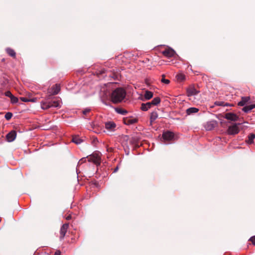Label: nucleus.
<instances>
[{"label":"nucleus","mask_w":255,"mask_h":255,"mask_svg":"<svg viewBox=\"0 0 255 255\" xmlns=\"http://www.w3.org/2000/svg\"><path fill=\"white\" fill-rule=\"evenodd\" d=\"M240 125L241 124H236L233 126L229 127L228 129V133L230 134H235L239 133L240 130L238 126Z\"/></svg>","instance_id":"obj_4"},{"label":"nucleus","mask_w":255,"mask_h":255,"mask_svg":"<svg viewBox=\"0 0 255 255\" xmlns=\"http://www.w3.org/2000/svg\"><path fill=\"white\" fill-rule=\"evenodd\" d=\"M16 133L15 131L12 130L6 135V138L8 142L13 141L16 138Z\"/></svg>","instance_id":"obj_8"},{"label":"nucleus","mask_w":255,"mask_h":255,"mask_svg":"<svg viewBox=\"0 0 255 255\" xmlns=\"http://www.w3.org/2000/svg\"><path fill=\"white\" fill-rule=\"evenodd\" d=\"M162 138L165 142L170 141L174 138V133L172 132L167 131L162 134Z\"/></svg>","instance_id":"obj_3"},{"label":"nucleus","mask_w":255,"mask_h":255,"mask_svg":"<svg viewBox=\"0 0 255 255\" xmlns=\"http://www.w3.org/2000/svg\"><path fill=\"white\" fill-rule=\"evenodd\" d=\"M158 117V114L156 112H152L150 114V122L152 123Z\"/></svg>","instance_id":"obj_21"},{"label":"nucleus","mask_w":255,"mask_h":255,"mask_svg":"<svg viewBox=\"0 0 255 255\" xmlns=\"http://www.w3.org/2000/svg\"><path fill=\"white\" fill-rule=\"evenodd\" d=\"M72 141L77 144H80L82 142V140L78 136H74L72 138Z\"/></svg>","instance_id":"obj_26"},{"label":"nucleus","mask_w":255,"mask_h":255,"mask_svg":"<svg viewBox=\"0 0 255 255\" xmlns=\"http://www.w3.org/2000/svg\"><path fill=\"white\" fill-rule=\"evenodd\" d=\"M109 84L113 85V84H114V83H109Z\"/></svg>","instance_id":"obj_42"},{"label":"nucleus","mask_w":255,"mask_h":255,"mask_svg":"<svg viewBox=\"0 0 255 255\" xmlns=\"http://www.w3.org/2000/svg\"><path fill=\"white\" fill-rule=\"evenodd\" d=\"M216 125V123L214 121L208 122L206 124L205 128L207 130H211L215 127Z\"/></svg>","instance_id":"obj_11"},{"label":"nucleus","mask_w":255,"mask_h":255,"mask_svg":"<svg viewBox=\"0 0 255 255\" xmlns=\"http://www.w3.org/2000/svg\"><path fill=\"white\" fill-rule=\"evenodd\" d=\"M90 111V109H86L83 111V113L84 115H86L87 113H89Z\"/></svg>","instance_id":"obj_36"},{"label":"nucleus","mask_w":255,"mask_h":255,"mask_svg":"<svg viewBox=\"0 0 255 255\" xmlns=\"http://www.w3.org/2000/svg\"><path fill=\"white\" fill-rule=\"evenodd\" d=\"M160 101V99L159 97H155L150 102L152 106H155L159 104Z\"/></svg>","instance_id":"obj_24"},{"label":"nucleus","mask_w":255,"mask_h":255,"mask_svg":"<svg viewBox=\"0 0 255 255\" xmlns=\"http://www.w3.org/2000/svg\"><path fill=\"white\" fill-rule=\"evenodd\" d=\"M224 118L231 121H237L239 119V117L235 114L233 113H228L225 114Z\"/></svg>","instance_id":"obj_5"},{"label":"nucleus","mask_w":255,"mask_h":255,"mask_svg":"<svg viewBox=\"0 0 255 255\" xmlns=\"http://www.w3.org/2000/svg\"><path fill=\"white\" fill-rule=\"evenodd\" d=\"M137 119L133 117H127L124 119V123L127 125H131L137 122Z\"/></svg>","instance_id":"obj_6"},{"label":"nucleus","mask_w":255,"mask_h":255,"mask_svg":"<svg viewBox=\"0 0 255 255\" xmlns=\"http://www.w3.org/2000/svg\"><path fill=\"white\" fill-rule=\"evenodd\" d=\"M71 219V216L70 215H68L67 217H66V219L67 220H69Z\"/></svg>","instance_id":"obj_39"},{"label":"nucleus","mask_w":255,"mask_h":255,"mask_svg":"<svg viewBox=\"0 0 255 255\" xmlns=\"http://www.w3.org/2000/svg\"><path fill=\"white\" fill-rule=\"evenodd\" d=\"M4 95L6 97L10 98L12 96V94L10 91H7L6 92H5Z\"/></svg>","instance_id":"obj_32"},{"label":"nucleus","mask_w":255,"mask_h":255,"mask_svg":"<svg viewBox=\"0 0 255 255\" xmlns=\"http://www.w3.org/2000/svg\"><path fill=\"white\" fill-rule=\"evenodd\" d=\"M6 50L8 54L10 56L13 57L15 56V52L13 49L8 48L6 49Z\"/></svg>","instance_id":"obj_25"},{"label":"nucleus","mask_w":255,"mask_h":255,"mask_svg":"<svg viewBox=\"0 0 255 255\" xmlns=\"http://www.w3.org/2000/svg\"><path fill=\"white\" fill-rule=\"evenodd\" d=\"M12 116V115L11 113L8 112V113H6L4 117L7 120H9L11 118Z\"/></svg>","instance_id":"obj_31"},{"label":"nucleus","mask_w":255,"mask_h":255,"mask_svg":"<svg viewBox=\"0 0 255 255\" xmlns=\"http://www.w3.org/2000/svg\"><path fill=\"white\" fill-rule=\"evenodd\" d=\"M20 99L21 101L24 102H29V99L25 98V97H20Z\"/></svg>","instance_id":"obj_33"},{"label":"nucleus","mask_w":255,"mask_h":255,"mask_svg":"<svg viewBox=\"0 0 255 255\" xmlns=\"http://www.w3.org/2000/svg\"><path fill=\"white\" fill-rule=\"evenodd\" d=\"M60 252L59 251H57L55 253L54 255H60Z\"/></svg>","instance_id":"obj_38"},{"label":"nucleus","mask_w":255,"mask_h":255,"mask_svg":"<svg viewBox=\"0 0 255 255\" xmlns=\"http://www.w3.org/2000/svg\"><path fill=\"white\" fill-rule=\"evenodd\" d=\"M144 96L146 100H149L153 97V93L150 91H146Z\"/></svg>","instance_id":"obj_22"},{"label":"nucleus","mask_w":255,"mask_h":255,"mask_svg":"<svg viewBox=\"0 0 255 255\" xmlns=\"http://www.w3.org/2000/svg\"><path fill=\"white\" fill-rule=\"evenodd\" d=\"M50 102H47L45 101H42L41 102V107L43 110H46L50 108Z\"/></svg>","instance_id":"obj_18"},{"label":"nucleus","mask_w":255,"mask_h":255,"mask_svg":"<svg viewBox=\"0 0 255 255\" xmlns=\"http://www.w3.org/2000/svg\"><path fill=\"white\" fill-rule=\"evenodd\" d=\"M242 110L245 113H248L252 110L251 105L244 107Z\"/></svg>","instance_id":"obj_28"},{"label":"nucleus","mask_w":255,"mask_h":255,"mask_svg":"<svg viewBox=\"0 0 255 255\" xmlns=\"http://www.w3.org/2000/svg\"><path fill=\"white\" fill-rule=\"evenodd\" d=\"M251 107L252 108V110L254 108H255V104L251 105Z\"/></svg>","instance_id":"obj_40"},{"label":"nucleus","mask_w":255,"mask_h":255,"mask_svg":"<svg viewBox=\"0 0 255 255\" xmlns=\"http://www.w3.org/2000/svg\"><path fill=\"white\" fill-rule=\"evenodd\" d=\"M165 76L164 75H162V79L161 81L162 83H164L165 84H168L170 83V81L168 79H165Z\"/></svg>","instance_id":"obj_30"},{"label":"nucleus","mask_w":255,"mask_h":255,"mask_svg":"<svg viewBox=\"0 0 255 255\" xmlns=\"http://www.w3.org/2000/svg\"><path fill=\"white\" fill-rule=\"evenodd\" d=\"M118 167H117V168L115 169L114 172H116V171L118 170Z\"/></svg>","instance_id":"obj_41"},{"label":"nucleus","mask_w":255,"mask_h":255,"mask_svg":"<svg viewBox=\"0 0 255 255\" xmlns=\"http://www.w3.org/2000/svg\"><path fill=\"white\" fill-rule=\"evenodd\" d=\"M86 161V158H81L78 162V165L80 164L83 162H85Z\"/></svg>","instance_id":"obj_34"},{"label":"nucleus","mask_w":255,"mask_h":255,"mask_svg":"<svg viewBox=\"0 0 255 255\" xmlns=\"http://www.w3.org/2000/svg\"><path fill=\"white\" fill-rule=\"evenodd\" d=\"M88 160L96 165H99L101 163V156L99 153H95L87 157Z\"/></svg>","instance_id":"obj_2"},{"label":"nucleus","mask_w":255,"mask_h":255,"mask_svg":"<svg viewBox=\"0 0 255 255\" xmlns=\"http://www.w3.org/2000/svg\"><path fill=\"white\" fill-rule=\"evenodd\" d=\"M250 100V97H243L242 100L238 103L240 106H245Z\"/></svg>","instance_id":"obj_13"},{"label":"nucleus","mask_w":255,"mask_h":255,"mask_svg":"<svg viewBox=\"0 0 255 255\" xmlns=\"http://www.w3.org/2000/svg\"><path fill=\"white\" fill-rule=\"evenodd\" d=\"M152 106L151 102H147L146 103H143L141 105V110L143 111H146L149 109L151 108V107Z\"/></svg>","instance_id":"obj_14"},{"label":"nucleus","mask_w":255,"mask_h":255,"mask_svg":"<svg viewBox=\"0 0 255 255\" xmlns=\"http://www.w3.org/2000/svg\"><path fill=\"white\" fill-rule=\"evenodd\" d=\"M250 240L252 242V243L255 245V236L252 237L250 238Z\"/></svg>","instance_id":"obj_35"},{"label":"nucleus","mask_w":255,"mask_h":255,"mask_svg":"<svg viewBox=\"0 0 255 255\" xmlns=\"http://www.w3.org/2000/svg\"><path fill=\"white\" fill-rule=\"evenodd\" d=\"M68 227H69L68 224H65L63 225L61 227V228L60 229V239L62 240L64 238L65 234L67 231Z\"/></svg>","instance_id":"obj_9"},{"label":"nucleus","mask_w":255,"mask_h":255,"mask_svg":"<svg viewBox=\"0 0 255 255\" xmlns=\"http://www.w3.org/2000/svg\"><path fill=\"white\" fill-rule=\"evenodd\" d=\"M255 138V134L251 133L248 136V139L246 140V142L248 144H252L254 143V140Z\"/></svg>","instance_id":"obj_19"},{"label":"nucleus","mask_w":255,"mask_h":255,"mask_svg":"<svg viewBox=\"0 0 255 255\" xmlns=\"http://www.w3.org/2000/svg\"><path fill=\"white\" fill-rule=\"evenodd\" d=\"M215 105L216 106H223V107L231 106V105L229 104L225 103L224 102H222V101H216L215 102Z\"/></svg>","instance_id":"obj_23"},{"label":"nucleus","mask_w":255,"mask_h":255,"mask_svg":"<svg viewBox=\"0 0 255 255\" xmlns=\"http://www.w3.org/2000/svg\"><path fill=\"white\" fill-rule=\"evenodd\" d=\"M50 108L54 107L58 108L61 107V102L60 100H54L50 102Z\"/></svg>","instance_id":"obj_15"},{"label":"nucleus","mask_w":255,"mask_h":255,"mask_svg":"<svg viewBox=\"0 0 255 255\" xmlns=\"http://www.w3.org/2000/svg\"><path fill=\"white\" fill-rule=\"evenodd\" d=\"M176 78L178 80L180 81H183L185 79V76L184 74L182 73H179L177 75Z\"/></svg>","instance_id":"obj_27"},{"label":"nucleus","mask_w":255,"mask_h":255,"mask_svg":"<svg viewBox=\"0 0 255 255\" xmlns=\"http://www.w3.org/2000/svg\"><path fill=\"white\" fill-rule=\"evenodd\" d=\"M199 92L193 87L188 88L187 89V94L188 97L197 95Z\"/></svg>","instance_id":"obj_10"},{"label":"nucleus","mask_w":255,"mask_h":255,"mask_svg":"<svg viewBox=\"0 0 255 255\" xmlns=\"http://www.w3.org/2000/svg\"><path fill=\"white\" fill-rule=\"evenodd\" d=\"M198 111H199L198 109H197L196 108H194V107H192V108H188L186 110V114L188 115H190L192 114L196 113Z\"/></svg>","instance_id":"obj_16"},{"label":"nucleus","mask_w":255,"mask_h":255,"mask_svg":"<svg viewBox=\"0 0 255 255\" xmlns=\"http://www.w3.org/2000/svg\"><path fill=\"white\" fill-rule=\"evenodd\" d=\"M162 54L168 58L173 57L175 54V51L171 48H167L162 51Z\"/></svg>","instance_id":"obj_7"},{"label":"nucleus","mask_w":255,"mask_h":255,"mask_svg":"<svg viewBox=\"0 0 255 255\" xmlns=\"http://www.w3.org/2000/svg\"><path fill=\"white\" fill-rule=\"evenodd\" d=\"M116 126V124L113 122H108L105 124L106 128L111 131H113Z\"/></svg>","instance_id":"obj_12"},{"label":"nucleus","mask_w":255,"mask_h":255,"mask_svg":"<svg viewBox=\"0 0 255 255\" xmlns=\"http://www.w3.org/2000/svg\"><path fill=\"white\" fill-rule=\"evenodd\" d=\"M126 95V91L122 88H118L112 92L110 98L113 103L117 104L122 102L125 98Z\"/></svg>","instance_id":"obj_1"},{"label":"nucleus","mask_w":255,"mask_h":255,"mask_svg":"<svg viewBox=\"0 0 255 255\" xmlns=\"http://www.w3.org/2000/svg\"><path fill=\"white\" fill-rule=\"evenodd\" d=\"M11 102L12 104H15L18 102V99L16 97L14 96L13 95L10 98Z\"/></svg>","instance_id":"obj_29"},{"label":"nucleus","mask_w":255,"mask_h":255,"mask_svg":"<svg viewBox=\"0 0 255 255\" xmlns=\"http://www.w3.org/2000/svg\"><path fill=\"white\" fill-rule=\"evenodd\" d=\"M115 111L121 115H125L128 113L127 111L122 108H117L115 109Z\"/></svg>","instance_id":"obj_20"},{"label":"nucleus","mask_w":255,"mask_h":255,"mask_svg":"<svg viewBox=\"0 0 255 255\" xmlns=\"http://www.w3.org/2000/svg\"><path fill=\"white\" fill-rule=\"evenodd\" d=\"M37 101V98H32V99H29V102H36Z\"/></svg>","instance_id":"obj_37"},{"label":"nucleus","mask_w":255,"mask_h":255,"mask_svg":"<svg viewBox=\"0 0 255 255\" xmlns=\"http://www.w3.org/2000/svg\"><path fill=\"white\" fill-rule=\"evenodd\" d=\"M52 93L54 95L57 94L60 90V86L59 85L56 84L52 88Z\"/></svg>","instance_id":"obj_17"}]
</instances>
